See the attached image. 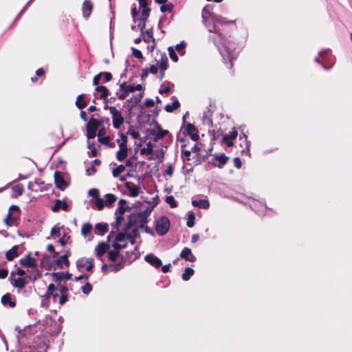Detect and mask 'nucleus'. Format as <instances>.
I'll use <instances>...</instances> for the list:
<instances>
[{"mask_svg": "<svg viewBox=\"0 0 352 352\" xmlns=\"http://www.w3.org/2000/svg\"><path fill=\"white\" fill-rule=\"evenodd\" d=\"M144 259L150 265H151L152 266H153L156 268L160 267L162 264V261L158 257L155 256L153 254H147L145 256Z\"/></svg>", "mask_w": 352, "mask_h": 352, "instance_id": "nucleus-13", "label": "nucleus"}, {"mask_svg": "<svg viewBox=\"0 0 352 352\" xmlns=\"http://www.w3.org/2000/svg\"><path fill=\"white\" fill-rule=\"evenodd\" d=\"M237 135H238L237 131L234 130L231 133L230 136L228 135H225L223 138L222 141L226 142L228 146H232L233 143L230 140L236 139L237 137Z\"/></svg>", "mask_w": 352, "mask_h": 352, "instance_id": "nucleus-33", "label": "nucleus"}, {"mask_svg": "<svg viewBox=\"0 0 352 352\" xmlns=\"http://www.w3.org/2000/svg\"><path fill=\"white\" fill-rule=\"evenodd\" d=\"M168 53H169V56L171 58V60L173 61H174V62H177L178 61V56L176 54L173 47H169L168 48Z\"/></svg>", "mask_w": 352, "mask_h": 352, "instance_id": "nucleus-53", "label": "nucleus"}, {"mask_svg": "<svg viewBox=\"0 0 352 352\" xmlns=\"http://www.w3.org/2000/svg\"><path fill=\"white\" fill-rule=\"evenodd\" d=\"M168 57L166 54V53H163L161 54L160 61L159 64V67L160 70H166L168 68Z\"/></svg>", "mask_w": 352, "mask_h": 352, "instance_id": "nucleus-34", "label": "nucleus"}, {"mask_svg": "<svg viewBox=\"0 0 352 352\" xmlns=\"http://www.w3.org/2000/svg\"><path fill=\"white\" fill-rule=\"evenodd\" d=\"M1 301L4 306H9L11 308L15 307L16 305V301L12 299V294L10 293L4 294Z\"/></svg>", "mask_w": 352, "mask_h": 352, "instance_id": "nucleus-17", "label": "nucleus"}, {"mask_svg": "<svg viewBox=\"0 0 352 352\" xmlns=\"http://www.w3.org/2000/svg\"><path fill=\"white\" fill-rule=\"evenodd\" d=\"M120 91L116 93V96L120 100L125 99L129 93H133L135 91L133 85H127L125 82L120 84Z\"/></svg>", "mask_w": 352, "mask_h": 352, "instance_id": "nucleus-5", "label": "nucleus"}, {"mask_svg": "<svg viewBox=\"0 0 352 352\" xmlns=\"http://www.w3.org/2000/svg\"><path fill=\"white\" fill-rule=\"evenodd\" d=\"M142 8V15L139 21H146L150 15L151 9L148 6Z\"/></svg>", "mask_w": 352, "mask_h": 352, "instance_id": "nucleus-40", "label": "nucleus"}, {"mask_svg": "<svg viewBox=\"0 0 352 352\" xmlns=\"http://www.w3.org/2000/svg\"><path fill=\"white\" fill-rule=\"evenodd\" d=\"M129 230H126V228H124V232H119L116 236V241L117 242H122L125 239H127V232Z\"/></svg>", "mask_w": 352, "mask_h": 352, "instance_id": "nucleus-50", "label": "nucleus"}, {"mask_svg": "<svg viewBox=\"0 0 352 352\" xmlns=\"http://www.w3.org/2000/svg\"><path fill=\"white\" fill-rule=\"evenodd\" d=\"M60 297L59 298V304L60 305H63L67 300L69 294H60Z\"/></svg>", "mask_w": 352, "mask_h": 352, "instance_id": "nucleus-63", "label": "nucleus"}, {"mask_svg": "<svg viewBox=\"0 0 352 352\" xmlns=\"http://www.w3.org/2000/svg\"><path fill=\"white\" fill-rule=\"evenodd\" d=\"M87 130V139H93L96 135V132L89 129H86Z\"/></svg>", "mask_w": 352, "mask_h": 352, "instance_id": "nucleus-64", "label": "nucleus"}, {"mask_svg": "<svg viewBox=\"0 0 352 352\" xmlns=\"http://www.w3.org/2000/svg\"><path fill=\"white\" fill-rule=\"evenodd\" d=\"M75 104L79 109L85 108L87 105V102L85 100V95L82 94L78 95L76 98Z\"/></svg>", "mask_w": 352, "mask_h": 352, "instance_id": "nucleus-26", "label": "nucleus"}, {"mask_svg": "<svg viewBox=\"0 0 352 352\" xmlns=\"http://www.w3.org/2000/svg\"><path fill=\"white\" fill-rule=\"evenodd\" d=\"M120 149L116 153V158L119 162L124 160L128 155V148L127 146H119Z\"/></svg>", "mask_w": 352, "mask_h": 352, "instance_id": "nucleus-24", "label": "nucleus"}, {"mask_svg": "<svg viewBox=\"0 0 352 352\" xmlns=\"http://www.w3.org/2000/svg\"><path fill=\"white\" fill-rule=\"evenodd\" d=\"M180 257L190 262H195L196 261L195 256L192 253L189 248H184L180 253Z\"/></svg>", "mask_w": 352, "mask_h": 352, "instance_id": "nucleus-15", "label": "nucleus"}, {"mask_svg": "<svg viewBox=\"0 0 352 352\" xmlns=\"http://www.w3.org/2000/svg\"><path fill=\"white\" fill-rule=\"evenodd\" d=\"M126 135H130L135 140L140 137V133L134 130L133 126H129L126 132Z\"/></svg>", "mask_w": 352, "mask_h": 352, "instance_id": "nucleus-51", "label": "nucleus"}, {"mask_svg": "<svg viewBox=\"0 0 352 352\" xmlns=\"http://www.w3.org/2000/svg\"><path fill=\"white\" fill-rule=\"evenodd\" d=\"M111 138L110 136H105V137H102V138H98V141L100 143H102L106 146H107L109 144V142L111 141Z\"/></svg>", "mask_w": 352, "mask_h": 352, "instance_id": "nucleus-57", "label": "nucleus"}, {"mask_svg": "<svg viewBox=\"0 0 352 352\" xmlns=\"http://www.w3.org/2000/svg\"><path fill=\"white\" fill-rule=\"evenodd\" d=\"M166 202L172 208H175L177 206V203L175 201V198L172 195L167 196L166 197Z\"/></svg>", "mask_w": 352, "mask_h": 352, "instance_id": "nucleus-48", "label": "nucleus"}, {"mask_svg": "<svg viewBox=\"0 0 352 352\" xmlns=\"http://www.w3.org/2000/svg\"><path fill=\"white\" fill-rule=\"evenodd\" d=\"M109 245L104 242L99 243L95 248L96 256L100 258L107 251Z\"/></svg>", "mask_w": 352, "mask_h": 352, "instance_id": "nucleus-16", "label": "nucleus"}, {"mask_svg": "<svg viewBox=\"0 0 352 352\" xmlns=\"http://www.w3.org/2000/svg\"><path fill=\"white\" fill-rule=\"evenodd\" d=\"M195 271L191 267H186L184 272L182 274V278L184 281L188 280L190 277L194 274Z\"/></svg>", "mask_w": 352, "mask_h": 352, "instance_id": "nucleus-37", "label": "nucleus"}, {"mask_svg": "<svg viewBox=\"0 0 352 352\" xmlns=\"http://www.w3.org/2000/svg\"><path fill=\"white\" fill-rule=\"evenodd\" d=\"M150 213L151 210L147 208L144 211L131 214L129 217V221L126 225V230H129L131 227L135 225L140 228H143L148 223L147 218Z\"/></svg>", "mask_w": 352, "mask_h": 352, "instance_id": "nucleus-2", "label": "nucleus"}, {"mask_svg": "<svg viewBox=\"0 0 352 352\" xmlns=\"http://www.w3.org/2000/svg\"><path fill=\"white\" fill-rule=\"evenodd\" d=\"M112 247L114 248L116 251H120V250L124 249L127 247V244H120L119 243H113L112 245Z\"/></svg>", "mask_w": 352, "mask_h": 352, "instance_id": "nucleus-61", "label": "nucleus"}, {"mask_svg": "<svg viewBox=\"0 0 352 352\" xmlns=\"http://www.w3.org/2000/svg\"><path fill=\"white\" fill-rule=\"evenodd\" d=\"M173 5L172 3H166L163 5H162L160 7V11L162 12H171L173 11Z\"/></svg>", "mask_w": 352, "mask_h": 352, "instance_id": "nucleus-47", "label": "nucleus"}, {"mask_svg": "<svg viewBox=\"0 0 352 352\" xmlns=\"http://www.w3.org/2000/svg\"><path fill=\"white\" fill-rule=\"evenodd\" d=\"M20 264L25 267L32 268L36 266L35 260L31 256V254H28L25 257L21 258L19 261Z\"/></svg>", "mask_w": 352, "mask_h": 352, "instance_id": "nucleus-11", "label": "nucleus"}, {"mask_svg": "<svg viewBox=\"0 0 352 352\" xmlns=\"http://www.w3.org/2000/svg\"><path fill=\"white\" fill-rule=\"evenodd\" d=\"M157 67L156 65H151L149 68H145L142 70V78L144 79L146 78L149 73L153 74H156L157 73Z\"/></svg>", "mask_w": 352, "mask_h": 352, "instance_id": "nucleus-32", "label": "nucleus"}, {"mask_svg": "<svg viewBox=\"0 0 352 352\" xmlns=\"http://www.w3.org/2000/svg\"><path fill=\"white\" fill-rule=\"evenodd\" d=\"M72 274L69 273V272H66V273L54 272L52 274L53 280L55 282L60 281L63 278L69 280L72 278Z\"/></svg>", "mask_w": 352, "mask_h": 352, "instance_id": "nucleus-25", "label": "nucleus"}, {"mask_svg": "<svg viewBox=\"0 0 352 352\" xmlns=\"http://www.w3.org/2000/svg\"><path fill=\"white\" fill-rule=\"evenodd\" d=\"M94 9V5L91 0H85L82 6V16L85 19H88Z\"/></svg>", "mask_w": 352, "mask_h": 352, "instance_id": "nucleus-10", "label": "nucleus"}, {"mask_svg": "<svg viewBox=\"0 0 352 352\" xmlns=\"http://www.w3.org/2000/svg\"><path fill=\"white\" fill-rule=\"evenodd\" d=\"M172 99H175V100L171 104H167L165 106V110L168 113L173 112L174 110L178 109L180 107L179 102L176 99L175 96H173Z\"/></svg>", "mask_w": 352, "mask_h": 352, "instance_id": "nucleus-30", "label": "nucleus"}, {"mask_svg": "<svg viewBox=\"0 0 352 352\" xmlns=\"http://www.w3.org/2000/svg\"><path fill=\"white\" fill-rule=\"evenodd\" d=\"M192 205L199 208L207 209L210 206V204L206 199L192 200Z\"/></svg>", "mask_w": 352, "mask_h": 352, "instance_id": "nucleus-29", "label": "nucleus"}, {"mask_svg": "<svg viewBox=\"0 0 352 352\" xmlns=\"http://www.w3.org/2000/svg\"><path fill=\"white\" fill-rule=\"evenodd\" d=\"M96 86L97 87H96L95 90L97 92L101 93V94L100 96V98L106 99L109 95V89L105 86H103V85L98 86V85Z\"/></svg>", "mask_w": 352, "mask_h": 352, "instance_id": "nucleus-31", "label": "nucleus"}, {"mask_svg": "<svg viewBox=\"0 0 352 352\" xmlns=\"http://www.w3.org/2000/svg\"><path fill=\"white\" fill-rule=\"evenodd\" d=\"M12 190L16 193V195H21L24 192L23 184H17L12 187Z\"/></svg>", "mask_w": 352, "mask_h": 352, "instance_id": "nucleus-49", "label": "nucleus"}, {"mask_svg": "<svg viewBox=\"0 0 352 352\" xmlns=\"http://www.w3.org/2000/svg\"><path fill=\"white\" fill-rule=\"evenodd\" d=\"M95 228L96 234L103 236L104 234L108 232L109 225L108 223H98L96 224Z\"/></svg>", "mask_w": 352, "mask_h": 352, "instance_id": "nucleus-22", "label": "nucleus"}, {"mask_svg": "<svg viewBox=\"0 0 352 352\" xmlns=\"http://www.w3.org/2000/svg\"><path fill=\"white\" fill-rule=\"evenodd\" d=\"M124 186L130 191L131 197H135L139 195L140 191V187L139 186L131 182H126Z\"/></svg>", "mask_w": 352, "mask_h": 352, "instance_id": "nucleus-14", "label": "nucleus"}, {"mask_svg": "<svg viewBox=\"0 0 352 352\" xmlns=\"http://www.w3.org/2000/svg\"><path fill=\"white\" fill-rule=\"evenodd\" d=\"M120 255V252L116 251L115 250H111L108 252V258L109 260L113 262H115L117 260V258Z\"/></svg>", "mask_w": 352, "mask_h": 352, "instance_id": "nucleus-46", "label": "nucleus"}, {"mask_svg": "<svg viewBox=\"0 0 352 352\" xmlns=\"http://www.w3.org/2000/svg\"><path fill=\"white\" fill-rule=\"evenodd\" d=\"M92 290V285L89 283H87L82 287V292L85 294H88Z\"/></svg>", "mask_w": 352, "mask_h": 352, "instance_id": "nucleus-55", "label": "nucleus"}, {"mask_svg": "<svg viewBox=\"0 0 352 352\" xmlns=\"http://www.w3.org/2000/svg\"><path fill=\"white\" fill-rule=\"evenodd\" d=\"M96 206L97 209L98 210H102L104 208L105 202L104 201V200L101 197H96Z\"/></svg>", "mask_w": 352, "mask_h": 352, "instance_id": "nucleus-52", "label": "nucleus"}, {"mask_svg": "<svg viewBox=\"0 0 352 352\" xmlns=\"http://www.w3.org/2000/svg\"><path fill=\"white\" fill-rule=\"evenodd\" d=\"M92 225L89 223H84L81 228V234L86 237L92 230Z\"/></svg>", "mask_w": 352, "mask_h": 352, "instance_id": "nucleus-36", "label": "nucleus"}, {"mask_svg": "<svg viewBox=\"0 0 352 352\" xmlns=\"http://www.w3.org/2000/svg\"><path fill=\"white\" fill-rule=\"evenodd\" d=\"M10 281L14 287L18 288L19 289H23L28 283V278L26 276L24 278H16L15 276H10Z\"/></svg>", "mask_w": 352, "mask_h": 352, "instance_id": "nucleus-8", "label": "nucleus"}, {"mask_svg": "<svg viewBox=\"0 0 352 352\" xmlns=\"http://www.w3.org/2000/svg\"><path fill=\"white\" fill-rule=\"evenodd\" d=\"M125 166L122 164L119 165L117 168H113L112 175L114 177H118L122 172H124Z\"/></svg>", "mask_w": 352, "mask_h": 352, "instance_id": "nucleus-45", "label": "nucleus"}, {"mask_svg": "<svg viewBox=\"0 0 352 352\" xmlns=\"http://www.w3.org/2000/svg\"><path fill=\"white\" fill-rule=\"evenodd\" d=\"M41 276L40 272L38 270H32L30 274L27 276L28 281L30 280L32 282L35 281L38 278Z\"/></svg>", "mask_w": 352, "mask_h": 352, "instance_id": "nucleus-41", "label": "nucleus"}, {"mask_svg": "<svg viewBox=\"0 0 352 352\" xmlns=\"http://www.w3.org/2000/svg\"><path fill=\"white\" fill-rule=\"evenodd\" d=\"M70 255V251H67L64 255L60 256L56 261V264L58 267H62L64 264L66 267H69L70 262L68 256Z\"/></svg>", "mask_w": 352, "mask_h": 352, "instance_id": "nucleus-20", "label": "nucleus"}, {"mask_svg": "<svg viewBox=\"0 0 352 352\" xmlns=\"http://www.w3.org/2000/svg\"><path fill=\"white\" fill-rule=\"evenodd\" d=\"M54 177L56 186L58 189L63 190L67 184L64 179L62 173L56 170L54 173Z\"/></svg>", "mask_w": 352, "mask_h": 352, "instance_id": "nucleus-9", "label": "nucleus"}, {"mask_svg": "<svg viewBox=\"0 0 352 352\" xmlns=\"http://www.w3.org/2000/svg\"><path fill=\"white\" fill-rule=\"evenodd\" d=\"M140 229L138 226L133 228L131 232H127V238H140Z\"/></svg>", "mask_w": 352, "mask_h": 352, "instance_id": "nucleus-38", "label": "nucleus"}, {"mask_svg": "<svg viewBox=\"0 0 352 352\" xmlns=\"http://www.w3.org/2000/svg\"><path fill=\"white\" fill-rule=\"evenodd\" d=\"M125 261L122 258V261L116 264H110V272H117L124 267Z\"/></svg>", "mask_w": 352, "mask_h": 352, "instance_id": "nucleus-35", "label": "nucleus"}, {"mask_svg": "<svg viewBox=\"0 0 352 352\" xmlns=\"http://www.w3.org/2000/svg\"><path fill=\"white\" fill-rule=\"evenodd\" d=\"M105 197H106L105 205L107 206H111L117 199L116 197L111 193L107 194L105 195Z\"/></svg>", "mask_w": 352, "mask_h": 352, "instance_id": "nucleus-43", "label": "nucleus"}, {"mask_svg": "<svg viewBox=\"0 0 352 352\" xmlns=\"http://www.w3.org/2000/svg\"><path fill=\"white\" fill-rule=\"evenodd\" d=\"M94 258H80L76 262V266L78 270L85 268L87 272H91L94 268Z\"/></svg>", "mask_w": 352, "mask_h": 352, "instance_id": "nucleus-6", "label": "nucleus"}, {"mask_svg": "<svg viewBox=\"0 0 352 352\" xmlns=\"http://www.w3.org/2000/svg\"><path fill=\"white\" fill-rule=\"evenodd\" d=\"M141 36H142L143 41L147 43L153 41V39H155L153 37V32L152 28L144 31V33H141Z\"/></svg>", "mask_w": 352, "mask_h": 352, "instance_id": "nucleus-27", "label": "nucleus"}, {"mask_svg": "<svg viewBox=\"0 0 352 352\" xmlns=\"http://www.w3.org/2000/svg\"><path fill=\"white\" fill-rule=\"evenodd\" d=\"M60 209H62L63 211H67L69 206L65 201L56 199L54 206L52 208V210L53 212H56Z\"/></svg>", "mask_w": 352, "mask_h": 352, "instance_id": "nucleus-18", "label": "nucleus"}, {"mask_svg": "<svg viewBox=\"0 0 352 352\" xmlns=\"http://www.w3.org/2000/svg\"><path fill=\"white\" fill-rule=\"evenodd\" d=\"M185 46H186L185 43L184 41H182L175 46V50L177 51V52L180 55H184L185 54V51H184Z\"/></svg>", "mask_w": 352, "mask_h": 352, "instance_id": "nucleus-54", "label": "nucleus"}, {"mask_svg": "<svg viewBox=\"0 0 352 352\" xmlns=\"http://www.w3.org/2000/svg\"><path fill=\"white\" fill-rule=\"evenodd\" d=\"M14 221V217H12L11 212H8L4 219V222L7 226H12L11 221Z\"/></svg>", "mask_w": 352, "mask_h": 352, "instance_id": "nucleus-60", "label": "nucleus"}, {"mask_svg": "<svg viewBox=\"0 0 352 352\" xmlns=\"http://www.w3.org/2000/svg\"><path fill=\"white\" fill-rule=\"evenodd\" d=\"M132 54L134 57H135L137 58H139V59L143 58V56H142L141 51L138 49L133 47L132 48Z\"/></svg>", "mask_w": 352, "mask_h": 352, "instance_id": "nucleus-62", "label": "nucleus"}, {"mask_svg": "<svg viewBox=\"0 0 352 352\" xmlns=\"http://www.w3.org/2000/svg\"><path fill=\"white\" fill-rule=\"evenodd\" d=\"M18 246L14 245L10 250H8L6 253V258L8 261H12L14 258L17 257L18 254Z\"/></svg>", "mask_w": 352, "mask_h": 352, "instance_id": "nucleus-28", "label": "nucleus"}, {"mask_svg": "<svg viewBox=\"0 0 352 352\" xmlns=\"http://www.w3.org/2000/svg\"><path fill=\"white\" fill-rule=\"evenodd\" d=\"M170 91V87L169 86H165L164 83L161 86L159 92L161 94H167Z\"/></svg>", "mask_w": 352, "mask_h": 352, "instance_id": "nucleus-59", "label": "nucleus"}, {"mask_svg": "<svg viewBox=\"0 0 352 352\" xmlns=\"http://www.w3.org/2000/svg\"><path fill=\"white\" fill-rule=\"evenodd\" d=\"M157 132H155V131L151 132V134L155 135V138L153 140L155 142L164 138L167 134H168V131L162 129L160 125H157Z\"/></svg>", "mask_w": 352, "mask_h": 352, "instance_id": "nucleus-21", "label": "nucleus"}, {"mask_svg": "<svg viewBox=\"0 0 352 352\" xmlns=\"http://www.w3.org/2000/svg\"><path fill=\"white\" fill-rule=\"evenodd\" d=\"M187 216H188V219H187L186 226L188 228H192L195 225V214L193 212L190 211V212H188Z\"/></svg>", "mask_w": 352, "mask_h": 352, "instance_id": "nucleus-39", "label": "nucleus"}, {"mask_svg": "<svg viewBox=\"0 0 352 352\" xmlns=\"http://www.w3.org/2000/svg\"><path fill=\"white\" fill-rule=\"evenodd\" d=\"M100 127V122L98 121L97 119L91 118L88 121L86 129H89L90 130L94 131L97 132L98 129Z\"/></svg>", "mask_w": 352, "mask_h": 352, "instance_id": "nucleus-23", "label": "nucleus"}, {"mask_svg": "<svg viewBox=\"0 0 352 352\" xmlns=\"http://www.w3.org/2000/svg\"><path fill=\"white\" fill-rule=\"evenodd\" d=\"M170 228V221L166 217H161L157 221L155 230L160 236L166 234Z\"/></svg>", "mask_w": 352, "mask_h": 352, "instance_id": "nucleus-4", "label": "nucleus"}, {"mask_svg": "<svg viewBox=\"0 0 352 352\" xmlns=\"http://www.w3.org/2000/svg\"><path fill=\"white\" fill-rule=\"evenodd\" d=\"M50 234L52 236H59L60 235V228L58 226H54L50 231Z\"/></svg>", "mask_w": 352, "mask_h": 352, "instance_id": "nucleus-56", "label": "nucleus"}, {"mask_svg": "<svg viewBox=\"0 0 352 352\" xmlns=\"http://www.w3.org/2000/svg\"><path fill=\"white\" fill-rule=\"evenodd\" d=\"M186 129L187 134L193 141L196 142L199 139L197 129L194 124L188 123Z\"/></svg>", "mask_w": 352, "mask_h": 352, "instance_id": "nucleus-12", "label": "nucleus"}, {"mask_svg": "<svg viewBox=\"0 0 352 352\" xmlns=\"http://www.w3.org/2000/svg\"><path fill=\"white\" fill-rule=\"evenodd\" d=\"M153 144L151 142L146 144V147H144L140 150L141 155H151L153 153Z\"/></svg>", "mask_w": 352, "mask_h": 352, "instance_id": "nucleus-42", "label": "nucleus"}, {"mask_svg": "<svg viewBox=\"0 0 352 352\" xmlns=\"http://www.w3.org/2000/svg\"><path fill=\"white\" fill-rule=\"evenodd\" d=\"M120 139H118L117 140V142L118 144H119V146H127V142H128V140H127V136H126V134H124L122 133H121L120 134Z\"/></svg>", "mask_w": 352, "mask_h": 352, "instance_id": "nucleus-44", "label": "nucleus"}, {"mask_svg": "<svg viewBox=\"0 0 352 352\" xmlns=\"http://www.w3.org/2000/svg\"><path fill=\"white\" fill-rule=\"evenodd\" d=\"M103 77L102 82H107L112 80L113 76L111 73L108 72H100L96 76H94L93 78V85H98L100 80H102V78Z\"/></svg>", "mask_w": 352, "mask_h": 352, "instance_id": "nucleus-7", "label": "nucleus"}, {"mask_svg": "<svg viewBox=\"0 0 352 352\" xmlns=\"http://www.w3.org/2000/svg\"><path fill=\"white\" fill-rule=\"evenodd\" d=\"M25 274V272L23 270L19 268H18L16 271H12L10 273L11 276H16V275L19 276H23Z\"/></svg>", "mask_w": 352, "mask_h": 352, "instance_id": "nucleus-58", "label": "nucleus"}, {"mask_svg": "<svg viewBox=\"0 0 352 352\" xmlns=\"http://www.w3.org/2000/svg\"><path fill=\"white\" fill-rule=\"evenodd\" d=\"M57 287L55 286L54 284L51 283L48 285L47 291L45 294V297L47 299H49L50 297H53L55 300L56 298L58 296V292H57Z\"/></svg>", "mask_w": 352, "mask_h": 352, "instance_id": "nucleus-19", "label": "nucleus"}, {"mask_svg": "<svg viewBox=\"0 0 352 352\" xmlns=\"http://www.w3.org/2000/svg\"><path fill=\"white\" fill-rule=\"evenodd\" d=\"M216 6L214 4L206 5L202 10V18L208 29L209 32L213 34L210 36L214 44L219 48V41L220 38L219 25L220 20L217 13L214 11Z\"/></svg>", "mask_w": 352, "mask_h": 352, "instance_id": "nucleus-1", "label": "nucleus"}, {"mask_svg": "<svg viewBox=\"0 0 352 352\" xmlns=\"http://www.w3.org/2000/svg\"><path fill=\"white\" fill-rule=\"evenodd\" d=\"M104 109H108L111 114L113 127L116 129H120L124 120L120 111L114 106L105 105Z\"/></svg>", "mask_w": 352, "mask_h": 352, "instance_id": "nucleus-3", "label": "nucleus"}]
</instances>
